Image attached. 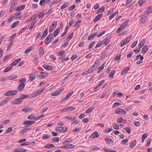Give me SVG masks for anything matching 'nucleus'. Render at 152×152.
I'll return each instance as SVG.
<instances>
[{"mask_svg":"<svg viewBox=\"0 0 152 152\" xmlns=\"http://www.w3.org/2000/svg\"><path fill=\"white\" fill-rule=\"evenodd\" d=\"M124 120L122 118H119L117 119L118 122L119 123H124Z\"/></svg>","mask_w":152,"mask_h":152,"instance_id":"obj_52","label":"nucleus"},{"mask_svg":"<svg viewBox=\"0 0 152 152\" xmlns=\"http://www.w3.org/2000/svg\"><path fill=\"white\" fill-rule=\"evenodd\" d=\"M128 142V140L127 139H125L122 140L121 143L122 144H125L126 142Z\"/></svg>","mask_w":152,"mask_h":152,"instance_id":"obj_57","label":"nucleus"},{"mask_svg":"<svg viewBox=\"0 0 152 152\" xmlns=\"http://www.w3.org/2000/svg\"><path fill=\"white\" fill-rule=\"evenodd\" d=\"M19 23V21H16L14 22L11 26L10 27L11 28H14L15 27H16Z\"/></svg>","mask_w":152,"mask_h":152,"instance_id":"obj_23","label":"nucleus"},{"mask_svg":"<svg viewBox=\"0 0 152 152\" xmlns=\"http://www.w3.org/2000/svg\"><path fill=\"white\" fill-rule=\"evenodd\" d=\"M113 125V127L115 129H119V126L116 123H114Z\"/></svg>","mask_w":152,"mask_h":152,"instance_id":"obj_48","label":"nucleus"},{"mask_svg":"<svg viewBox=\"0 0 152 152\" xmlns=\"http://www.w3.org/2000/svg\"><path fill=\"white\" fill-rule=\"evenodd\" d=\"M102 42V44H104L105 45H107L109 43V40L107 38L104 39L103 41H101Z\"/></svg>","mask_w":152,"mask_h":152,"instance_id":"obj_22","label":"nucleus"},{"mask_svg":"<svg viewBox=\"0 0 152 152\" xmlns=\"http://www.w3.org/2000/svg\"><path fill=\"white\" fill-rule=\"evenodd\" d=\"M105 31H104L102 32H100V33L97 35V37H101L105 33Z\"/></svg>","mask_w":152,"mask_h":152,"instance_id":"obj_64","label":"nucleus"},{"mask_svg":"<svg viewBox=\"0 0 152 152\" xmlns=\"http://www.w3.org/2000/svg\"><path fill=\"white\" fill-rule=\"evenodd\" d=\"M28 129V130H29L30 129L29 128H28L27 129H22L20 131V133H24L27 132Z\"/></svg>","mask_w":152,"mask_h":152,"instance_id":"obj_55","label":"nucleus"},{"mask_svg":"<svg viewBox=\"0 0 152 152\" xmlns=\"http://www.w3.org/2000/svg\"><path fill=\"white\" fill-rule=\"evenodd\" d=\"M25 7V5L24 4L21 5L20 6L17 7L15 10L16 11H20L22 10Z\"/></svg>","mask_w":152,"mask_h":152,"instance_id":"obj_16","label":"nucleus"},{"mask_svg":"<svg viewBox=\"0 0 152 152\" xmlns=\"http://www.w3.org/2000/svg\"><path fill=\"white\" fill-rule=\"evenodd\" d=\"M39 55H43L44 54V50L42 47H41L39 48Z\"/></svg>","mask_w":152,"mask_h":152,"instance_id":"obj_32","label":"nucleus"},{"mask_svg":"<svg viewBox=\"0 0 152 152\" xmlns=\"http://www.w3.org/2000/svg\"><path fill=\"white\" fill-rule=\"evenodd\" d=\"M18 0H13L11 3V4L10 9V12H12L15 8L17 4Z\"/></svg>","mask_w":152,"mask_h":152,"instance_id":"obj_4","label":"nucleus"},{"mask_svg":"<svg viewBox=\"0 0 152 152\" xmlns=\"http://www.w3.org/2000/svg\"><path fill=\"white\" fill-rule=\"evenodd\" d=\"M56 130L57 132H62L64 130V128L62 126H57L56 127Z\"/></svg>","mask_w":152,"mask_h":152,"instance_id":"obj_21","label":"nucleus"},{"mask_svg":"<svg viewBox=\"0 0 152 152\" xmlns=\"http://www.w3.org/2000/svg\"><path fill=\"white\" fill-rule=\"evenodd\" d=\"M136 143L137 142L136 140H134V141L132 142L130 144V148H133L135 146Z\"/></svg>","mask_w":152,"mask_h":152,"instance_id":"obj_30","label":"nucleus"},{"mask_svg":"<svg viewBox=\"0 0 152 152\" xmlns=\"http://www.w3.org/2000/svg\"><path fill=\"white\" fill-rule=\"evenodd\" d=\"M51 135H43L42 137V139L43 140H45L46 139H48L50 138L51 137Z\"/></svg>","mask_w":152,"mask_h":152,"instance_id":"obj_53","label":"nucleus"},{"mask_svg":"<svg viewBox=\"0 0 152 152\" xmlns=\"http://www.w3.org/2000/svg\"><path fill=\"white\" fill-rule=\"evenodd\" d=\"M148 50V48L147 45H145L142 50V53L143 54H145Z\"/></svg>","mask_w":152,"mask_h":152,"instance_id":"obj_12","label":"nucleus"},{"mask_svg":"<svg viewBox=\"0 0 152 152\" xmlns=\"http://www.w3.org/2000/svg\"><path fill=\"white\" fill-rule=\"evenodd\" d=\"M45 2V0H41L39 4L41 6H43L44 5Z\"/></svg>","mask_w":152,"mask_h":152,"instance_id":"obj_58","label":"nucleus"},{"mask_svg":"<svg viewBox=\"0 0 152 152\" xmlns=\"http://www.w3.org/2000/svg\"><path fill=\"white\" fill-rule=\"evenodd\" d=\"M10 99L8 97L6 98L4 100L1 102L0 105L1 106L3 105L4 104H5Z\"/></svg>","mask_w":152,"mask_h":152,"instance_id":"obj_17","label":"nucleus"},{"mask_svg":"<svg viewBox=\"0 0 152 152\" xmlns=\"http://www.w3.org/2000/svg\"><path fill=\"white\" fill-rule=\"evenodd\" d=\"M11 91L12 96L15 95L18 92V91L17 90Z\"/></svg>","mask_w":152,"mask_h":152,"instance_id":"obj_59","label":"nucleus"},{"mask_svg":"<svg viewBox=\"0 0 152 152\" xmlns=\"http://www.w3.org/2000/svg\"><path fill=\"white\" fill-rule=\"evenodd\" d=\"M65 118L66 119L69 120H74L75 119V117L71 116H66L65 117Z\"/></svg>","mask_w":152,"mask_h":152,"instance_id":"obj_50","label":"nucleus"},{"mask_svg":"<svg viewBox=\"0 0 152 152\" xmlns=\"http://www.w3.org/2000/svg\"><path fill=\"white\" fill-rule=\"evenodd\" d=\"M130 68L129 67H127L126 69L123 70L121 72L122 74H124L126 73L130 69Z\"/></svg>","mask_w":152,"mask_h":152,"instance_id":"obj_31","label":"nucleus"},{"mask_svg":"<svg viewBox=\"0 0 152 152\" xmlns=\"http://www.w3.org/2000/svg\"><path fill=\"white\" fill-rule=\"evenodd\" d=\"M45 148H54L55 146L53 144H48L45 146Z\"/></svg>","mask_w":152,"mask_h":152,"instance_id":"obj_40","label":"nucleus"},{"mask_svg":"<svg viewBox=\"0 0 152 152\" xmlns=\"http://www.w3.org/2000/svg\"><path fill=\"white\" fill-rule=\"evenodd\" d=\"M147 19V17L144 15H142L141 16L140 19V22L144 23H145Z\"/></svg>","mask_w":152,"mask_h":152,"instance_id":"obj_13","label":"nucleus"},{"mask_svg":"<svg viewBox=\"0 0 152 152\" xmlns=\"http://www.w3.org/2000/svg\"><path fill=\"white\" fill-rule=\"evenodd\" d=\"M25 86V84L23 83H21L19 85L17 88L18 91H21L23 90Z\"/></svg>","mask_w":152,"mask_h":152,"instance_id":"obj_7","label":"nucleus"},{"mask_svg":"<svg viewBox=\"0 0 152 152\" xmlns=\"http://www.w3.org/2000/svg\"><path fill=\"white\" fill-rule=\"evenodd\" d=\"M96 66H92L89 69L88 73H91L92 72H93L96 68Z\"/></svg>","mask_w":152,"mask_h":152,"instance_id":"obj_29","label":"nucleus"},{"mask_svg":"<svg viewBox=\"0 0 152 152\" xmlns=\"http://www.w3.org/2000/svg\"><path fill=\"white\" fill-rule=\"evenodd\" d=\"M104 64H103V65L101 66L98 68L97 71V73H99L101 70L103 69L104 68Z\"/></svg>","mask_w":152,"mask_h":152,"instance_id":"obj_37","label":"nucleus"},{"mask_svg":"<svg viewBox=\"0 0 152 152\" xmlns=\"http://www.w3.org/2000/svg\"><path fill=\"white\" fill-rule=\"evenodd\" d=\"M118 11H117V12H115L114 13L110 15L109 17V19L110 20H112V19L118 13Z\"/></svg>","mask_w":152,"mask_h":152,"instance_id":"obj_25","label":"nucleus"},{"mask_svg":"<svg viewBox=\"0 0 152 152\" xmlns=\"http://www.w3.org/2000/svg\"><path fill=\"white\" fill-rule=\"evenodd\" d=\"M105 140L107 142L109 143H110L113 141V140L111 139L105 138Z\"/></svg>","mask_w":152,"mask_h":152,"instance_id":"obj_56","label":"nucleus"},{"mask_svg":"<svg viewBox=\"0 0 152 152\" xmlns=\"http://www.w3.org/2000/svg\"><path fill=\"white\" fill-rule=\"evenodd\" d=\"M100 61V60L99 59H98L96 60L95 63L94 64V66H96V67L97 68V67L99 63V62Z\"/></svg>","mask_w":152,"mask_h":152,"instance_id":"obj_41","label":"nucleus"},{"mask_svg":"<svg viewBox=\"0 0 152 152\" xmlns=\"http://www.w3.org/2000/svg\"><path fill=\"white\" fill-rule=\"evenodd\" d=\"M74 36V33H71L65 39V41H69Z\"/></svg>","mask_w":152,"mask_h":152,"instance_id":"obj_19","label":"nucleus"},{"mask_svg":"<svg viewBox=\"0 0 152 152\" xmlns=\"http://www.w3.org/2000/svg\"><path fill=\"white\" fill-rule=\"evenodd\" d=\"M33 49V48L31 46L29 48H28L26 49V50L25 51V53L27 54L30 51H31Z\"/></svg>","mask_w":152,"mask_h":152,"instance_id":"obj_36","label":"nucleus"},{"mask_svg":"<svg viewBox=\"0 0 152 152\" xmlns=\"http://www.w3.org/2000/svg\"><path fill=\"white\" fill-rule=\"evenodd\" d=\"M115 71L113 70L109 74V77L110 78H113V77L115 75Z\"/></svg>","mask_w":152,"mask_h":152,"instance_id":"obj_35","label":"nucleus"},{"mask_svg":"<svg viewBox=\"0 0 152 152\" xmlns=\"http://www.w3.org/2000/svg\"><path fill=\"white\" fill-rule=\"evenodd\" d=\"M17 77V76L16 75H11L10 76H8L7 79L8 80H11L15 78H16Z\"/></svg>","mask_w":152,"mask_h":152,"instance_id":"obj_27","label":"nucleus"},{"mask_svg":"<svg viewBox=\"0 0 152 152\" xmlns=\"http://www.w3.org/2000/svg\"><path fill=\"white\" fill-rule=\"evenodd\" d=\"M12 68V66H8L4 69V72H7L11 70Z\"/></svg>","mask_w":152,"mask_h":152,"instance_id":"obj_34","label":"nucleus"},{"mask_svg":"<svg viewBox=\"0 0 152 152\" xmlns=\"http://www.w3.org/2000/svg\"><path fill=\"white\" fill-rule=\"evenodd\" d=\"M53 37V34H50L46 38L45 41V44H48L52 40Z\"/></svg>","mask_w":152,"mask_h":152,"instance_id":"obj_3","label":"nucleus"},{"mask_svg":"<svg viewBox=\"0 0 152 152\" xmlns=\"http://www.w3.org/2000/svg\"><path fill=\"white\" fill-rule=\"evenodd\" d=\"M4 95L5 96H11V91H8L7 92L5 93L4 94Z\"/></svg>","mask_w":152,"mask_h":152,"instance_id":"obj_63","label":"nucleus"},{"mask_svg":"<svg viewBox=\"0 0 152 152\" xmlns=\"http://www.w3.org/2000/svg\"><path fill=\"white\" fill-rule=\"evenodd\" d=\"M36 76L35 75H30L29 76V78L30 79V81H31L33 80H34Z\"/></svg>","mask_w":152,"mask_h":152,"instance_id":"obj_47","label":"nucleus"},{"mask_svg":"<svg viewBox=\"0 0 152 152\" xmlns=\"http://www.w3.org/2000/svg\"><path fill=\"white\" fill-rule=\"evenodd\" d=\"M81 22V20H79L78 21H77L75 24L74 25V26L75 27H76V28L77 29V28H79V25H78V24L80 23Z\"/></svg>","mask_w":152,"mask_h":152,"instance_id":"obj_45","label":"nucleus"},{"mask_svg":"<svg viewBox=\"0 0 152 152\" xmlns=\"http://www.w3.org/2000/svg\"><path fill=\"white\" fill-rule=\"evenodd\" d=\"M12 127H10L8 128L5 131V133L7 134V133H10L12 130Z\"/></svg>","mask_w":152,"mask_h":152,"instance_id":"obj_46","label":"nucleus"},{"mask_svg":"<svg viewBox=\"0 0 152 152\" xmlns=\"http://www.w3.org/2000/svg\"><path fill=\"white\" fill-rule=\"evenodd\" d=\"M124 129L129 134H130V133L131 129L130 127H126Z\"/></svg>","mask_w":152,"mask_h":152,"instance_id":"obj_44","label":"nucleus"},{"mask_svg":"<svg viewBox=\"0 0 152 152\" xmlns=\"http://www.w3.org/2000/svg\"><path fill=\"white\" fill-rule=\"evenodd\" d=\"M23 101L20 98L15 99L12 102L13 104H21Z\"/></svg>","mask_w":152,"mask_h":152,"instance_id":"obj_6","label":"nucleus"},{"mask_svg":"<svg viewBox=\"0 0 152 152\" xmlns=\"http://www.w3.org/2000/svg\"><path fill=\"white\" fill-rule=\"evenodd\" d=\"M45 69L47 70H52L53 68L52 66L44 64L42 66Z\"/></svg>","mask_w":152,"mask_h":152,"instance_id":"obj_11","label":"nucleus"},{"mask_svg":"<svg viewBox=\"0 0 152 152\" xmlns=\"http://www.w3.org/2000/svg\"><path fill=\"white\" fill-rule=\"evenodd\" d=\"M60 31V27L57 28L54 31V36L56 37L58 34L59 33Z\"/></svg>","mask_w":152,"mask_h":152,"instance_id":"obj_26","label":"nucleus"},{"mask_svg":"<svg viewBox=\"0 0 152 152\" xmlns=\"http://www.w3.org/2000/svg\"><path fill=\"white\" fill-rule=\"evenodd\" d=\"M145 43V40L144 39L142 40L139 43L138 45L140 46V48H141L144 45Z\"/></svg>","mask_w":152,"mask_h":152,"instance_id":"obj_24","label":"nucleus"},{"mask_svg":"<svg viewBox=\"0 0 152 152\" xmlns=\"http://www.w3.org/2000/svg\"><path fill=\"white\" fill-rule=\"evenodd\" d=\"M128 22L129 20H127L126 21L123 23L121 26L117 30L116 33L118 34L120 32L122 31L128 24Z\"/></svg>","mask_w":152,"mask_h":152,"instance_id":"obj_1","label":"nucleus"},{"mask_svg":"<svg viewBox=\"0 0 152 152\" xmlns=\"http://www.w3.org/2000/svg\"><path fill=\"white\" fill-rule=\"evenodd\" d=\"M73 93V91H72L70 92V93H69V94H67L65 98H64L62 101L65 102L66 101V100L67 99H68L71 95Z\"/></svg>","mask_w":152,"mask_h":152,"instance_id":"obj_10","label":"nucleus"},{"mask_svg":"<svg viewBox=\"0 0 152 152\" xmlns=\"http://www.w3.org/2000/svg\"><path fill=\"white\" fill-rule=\"evenodd\" d=\"M69 5V3L66 2L65 4H63L61 7V10L64 9L66 8Z\"/></svg>","mask_w":152,"mask_h":152,"instance_id":"obj_33","label":"nucleus"},{"mask_svg":"<svg viewBox=\"0 0 152 152\" xmlns=\"http://www.w3.org/2000/svg\"><path fill=\"white\" fill-rule=\"evenodd\" d=\"M94 108L93 107H91L86 110V113H91L94 110Z\"/></svg>","mask_w":152,"mask_h":152,"instance_id":"obj_54","label":"nucleus"},{"mask_svg":"<svg viewBox=\"0 0 152 152\" xmlns=\"http://www.w3.org/2000/svg\"><path fill=\"white\" fill-rule=\"evenodd\" d=\"M145 2V0H140L138 1V3L140 6L142 5Z\"/></svg>","mask_w":152,"mask_h":152,"instance_id":"obj_49","label":"nucleus"},{"mask_svg":"<svg viewBox=\"0 0 152 152\" xmlns=\"http://www.w3.org/2000/svg\"><path fill=\"white\" fill-rule=\"evenodd\" d=\"M115 113L118 114L125 115L126 113V111L124 109L121 108L116 109L115 110Z\"/></svg>","mask_w":152,"mask_h":152,"instance_id":"obj_5","label":"nucleus"},{"mask_svg":"<svg viewBox=\"0 0 152 152\" xmlns=\"http://www.w3.org/2000/svg\"><path fill=\"white\" fill-rule=\"evenodd\" d=\"M29 96L28 95H26L25 94H22L20 96V99L22 100L23 101V100L24 99L26 98L27 97H28Z\"/></svg>","mask_w":152,"mask_h":152,"instance_id":"obj_42","label":"nucleus"},{"mask_svg":"<svg viewBox=\"0 0 152 152\" xmlns=\"http://www.w3.org/2000/svg\"><path fill=\"white\" fill-rule=\"evenodd\" d=\"M104 10V7H103L100 8L97 12V14H99L103 12Z\"/></svg>","mask_w":152,"mask_h":152,"instance_id":"obj_39","label":"nucleus"},{"mask_svg":"<svg viewBox=\"0 0 152 152\" xmlns=\"http://www.w3.org/2000/svg\"><path fill=\"white\" fill-rule=\"evenodd\" d=\"M99 136L98 133L97 131H95L90 136V137L92 138H95L98 137Z\"/></svg>","mask_w":152,"mask_h":152,"instance_id":"obj_8","label":"nucleus"},{"mask_svg":"<svg viewBox=\"0 0 152 152\" xmlns=\"http://www.w3.org/2000/svg\"><path fill=\"white\" fill-rule=\"evenodd\" d=\"M29 27V26H27L26 27H25L23 28L22 29H21L20 30V33H22L23 32L24 30H26L27 29H28V28Z\"/></svg>","mask_w":152,"mask_h":152,"instance_id":"obj_43","label":"nucleus"},{"mask_svg":"<svg viewBox=\"0 0 152 152\" xmlns=\"http://www.w3.org/2000/svg\"><path fill=\"white\" fill-rule=\"evenodd\" d=\"M14 152H22V148H18L15 149Z\"/></svg>","mask_w":152,"mask_h":152,"instance_id":"obj_61","label":"nucleus"},{"mask_svg":"<svg viewBox=\"0 0 152 152\" xmlns=\"http://www.w3.org/2000/svg\"><path fill=\"white\" fill-rule=\"evenodd\" d=\"M104 80H102L99 83V84L96 87L94 88V89H96L97 88H99L102 85L104 82Z\"/></svg>","mask_w":152,"mask_h":152,"instance_id":"obj_28","label":"nucleus"},{"mask_svg":"<svg viewBox=\"0 0 152 152\" xmlns=\"http://www.w3.org/2000/svg\"><path fill=\"white\" fill-rule=\"evenodd\" d=\"M47 74L45 72H40V74L39 75V77L40 78L43 79L46 77Z\"/></svg>","mask_w":152,"mask_h":152,"instance_id":"obj_14","label":"nucleus"},{"mask_svg":"<svg viewBox=\"0 0 152 152\" xmlns=\"http://www.w3.org/2000/svg\"><path fill=\"white\" fill-rule=\"evenodd\" d=\"M53 141L55 142H58L59 141V138L58 137L53 138Z\"/></svg>","mask_w":152,"mask_h":152,"instance_id":"obj_62","label":"nucleus"},{"mask_svg":"<svg viewBox=\"0 0 152 152\" xmlns=\"http://www.w3.org/2000/svg\"><path fill=\"white\" fill-rule=\"evenodd\" d=\"M35 122V121H24L23 123V125H31L34 123Z\"/></svg>","mask_w":152,"mask_h":152,"instance_id":"obj_9","label":"nucleus"},{"mask_svg":"<svg viewBox=\"0 0 152 152\" xmlns=\"http://www.w3.org/2000/svg\"><path fill=\"white\" fill-rule=\"evenodd\" d=\"M28 119H34L36 120V117L34 115L31 114L29 115L28 117Z\"/></svg>","mask_w":152,"mask_h":152,"instance_id":"obj_38","label":"nucleus"},{"mask_svg":"<svg viewBox=\"0 0 152 152\" xmlns=\"http://www.w3.org/2000/svg\"><path fill=\"white\" fill-rule=\"evenodd\" d=\"M68 111H71L74 110L75 109V108L74 107L71 106L67 108Z\"/></svg>","mask_w":152,"mask_h":152,"instance_id":"obj_51","label":"nucleus"},{"mask_svg":"<svg viewBox=\"0 0 152 152\" xmlns=\"http://www.w3.org/2000/svg\"><path fill=\"white\" fill-rule=\"evenodd\" d=\"M48 28L46 29L44 32L41 38V39L42 40H43L44 38L48 34Z\"/></svg>","mask_w":152,"mask_h":152,"instance_id":"obj_18","label":"nucleus"},{"mask_svg":"<svg viewBox=\"0 0 152 152\" xmlns=\"http://www.w3.org/2000/svg\"><path fill=\"white\" fill-rule=\"evenodd\" d=\"M21 15H22L21 12H18L16 13L15 14V15L17 17L19 16V18H20L21 17Z\"/></svg>","mask_w":152,"mask_h":152,"instance_id":"obj_60","label":"nucleus"},{"mask_svg":"<svg viewBox=\"0 0 152 152\" xmlns=\"http://www.w3.org/2000/svg\"><path fill=\"white\" fill-rule=\"evenodd\" d=\"M132 37V35L128 36L126 39H125L122 42L121 44V47H122L127 43H128L130 40L131 39Z\"/></svg>","mask_w":152,"mask_h":152,"instance_id":"obj_2","label":"nucleus"},{"mask_svg":"<svg viewBox=\"0 0 152 152\" xmlns=\"http://www.w3.org/2000/svg\"><path fill=\"white\" fill-rule=\"evenodd\" d=\"M102 14H99L97 15L94 20V22H96L98 21L102 18Z\"/></svg>","mask_w":152,"mask_h":152,"instance_id":"obj_20","label":"nucleus"},{"mask_svg":"<svg viewBox=\"0 0 152 152\" xmlns=\"http://www.w3.org/2000/svg\"><path fill=\"white\" fill-rule=\"evenodd\" d=\"M42 91H40L39 90L34 92L33 93L32 97H35L36 96L39 95L41 94Z\"/></svg>","mask_w":152,"mask_h":152,"instance_id":"obj_15","label":"nucleus"}]
</instances>
